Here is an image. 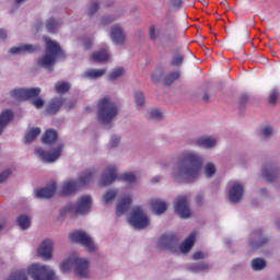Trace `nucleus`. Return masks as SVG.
Segmentation results:
<instances>
[{"label":"nucleus","instance_id":"obj_1","mask_svg":"<svg viewBox=\"0 0 280 280\" xmlns=\"http://www.w3.org/2000/svg\"><path fill=\"white\" fill-rule=\"evenodd\" d=\"M205 158L196 151L184 150L177 156V163L171 170V176L175 183L192 184L202 174Z\"/></svg>","mask_w":280,"mask_h":280},{"label":"nucleus","instance_id":"obj_2","mask_svg":"<svg viewBox=\"0 0 280 280\" xmlns=\"http://www.w3.org/2000/svg\"><path fill=\"white\" fill-rule=\"evenodd\" d=\"M73 268H74V272L81 279H86V277H89V272H90L89 259L78 255V253L71 254L68 258H66L60 264V270L63 275L71 272Z\"/></svg>","mask_w":280,"mask_h":280},{"label":"nucleus","instance_id":"obj_3","mask_svg":"<svg viewBox=\"0 0 280 280\" xmlns=\"http://www.w3.org/2000/svg\"><path fill=\"white\" fill-rule=\"evenodd\" d=\"M45 43L46 54L37 60V65L44 67V69H51L56 65V60H62L65 58V51L56 40L46 37Z\"/></svg>","mask_w":280,"mask_h":280},{"label":"nucleus","instance_id":"obj_4","mask_svg":"<svg viewBox=\"0 0 280 280\" xmlns=\"http://www.w3.org/2000/svg\"><path fill=\"white\" fill-rule=\"evenodd\" d=\"M118 113L117 103L113 98L105 96L98 101L97 120L103 126L110 124L117 117Z\"/></svg>","mask_w":280,"mask_h":280},{"label":"nucleus","instance_id":"obj_5","mask_svg":"<svg viewBox=\"0 0 280 280\" xmlns=\"http://www.w3.org/2000/svg\"><path fill=\"white\" fill-rule=\"evenodd\" d=\"M40 95V88L31 89H14L11 91L13 100H32V104L35 108L40 109L45 106V100L38 97Z\"/></svg>","mask_w":280,"mask_h":280},{"label":"nucleus","instance_id":"obj_6","mask_svg":"<svg viewBox=\"0 0 280 280\" xmlns=\"http://www.w3.org/2000/svg\"><path fill=\"white\" fill-rule=\"evenodd\" d=\"M27 275H30L33 280H56V272L54 269L47 265L38 262L28 266Z\"/></svg>","mask_w":280,"mask_h":280},{"label":"nucleus","instance_id":"obj_7","mask_svg":"<svg viewBox=\"0 0 280 280\" xmlns=\"http://www.w3.org/2000/svg\"><path fill=\"white\" fill-rule=\"evenodd\" d=\"M128 223L133 229H148L150 226V217H148L141 207H136L131 212Z\"/></svg>","mask_w":280,"mask_h":280},{"label":"nucleus","instance_id":"obj_8","mask_svg":"<svg viewBox=\"0 0 280 280\" xmlns=\"http://www.w3.org/2000/svg\"><path fill=\"white\" fill-rule=\"evenodd\" d=\"M70 242H74L75 244H80L85 248V250H89V253H93V250H97V245L84 231H77L70 234Z\"/></svg>","mask_w":280,"mask_h":280},{"label":"nucleus","instance_id":"obj_9","mask_svg":"<svg viewBox=\"0 0 280 280\" xmlns=\"http://www.w3.org/2000/svg\"><path fill=\"white\" fill-rule=\"evenodd\" d=\"M35 154L38 160L43 161L44 163H56V161H58L62 154V144L54 147L49 150V152H46L43 148H36Z\"/></svg>","mask_w":280,"mask_h":280},{"label":"nucleus","instance_id":"obj_10","mask_svg":"<svg viewBox=\"0 0 280 280\" xmlns=\"http://www.w3.org/2000/svg\"><path fill=\"white\" fill-rule=\"evenodd\" d=\"M178 242H180L178 235L168 233L162 235L158 244L160 248H164V250H168L170 253L178 255Z\"/></svg>","mask_w":280,"mask_h":280},{"label":"nucleus","instance_id":"obj_11","mask_svg":"<svg viewBox=\"0 0 280 280\" xmlns=\"http://www.w3.org/2000/svg\"><path fill=\"white\" fill-rule=\"evenodd\" d=\"M228 196L230 202L237 205L244 198V184L240 182H231L228 186Z\"/></svg>","mask_w":280,"mask_h":280},{"label":"nucleus","instance_id":"obj_12","mask_svg":"<svg viewBox=\"0 0 280 280\" xmlns=\"http://www.w3.org/2000/svg\"><path fill=\"white\" fill-rule=\"evenodd\" d=\"M93 207V199L91 196L85 195L79 198L78 202L74 206H71L68 211H73L74 213H89Z\"/></svg>","mask_w":280,"mask_h":280},{"label":"nucleus","instance_id":"obj_13","mask_svg":"<svg viewBox=\"0 0 280 280\" xmlns=\"http://www.w3.org/2000/svg\"><path fill=\"white\" fill-rule=\"evenodd\" d=\"M133 200L135 192H127L116 203V214L124 215V213H128Z\"/></svg>","mask_w":280,"mask_h":280},{"label":"nucleus","instance_id":"obj_14","mask_svg":"<svg viewBox=\"0 0 280 280\" xmlns=\"http://www.w3.org/2000/svg\"><path fill=\"white\" fill-rule=\"evenodd\" d=\"M109 39L115 45H124V43H126V32H124V26L120 24H113L109 30Z\"/></svg>","mask_w":280,"mask_h":280},{"label":"nucleus","instance_id":"obj_15","mask_svg":"<svg viewBox=\"0 0 280 280\" xmlns=\"http://www.w3.org/2000/svg\"><path fill=\"white\" fill-rule=\"evenodd\" d=\"M37 255L45 259V261L51 260L54 257V241L49 238L44 240L37 248Z\"/></svg>","mask_w":280,"mask_h":280},{"label":"nucleus","instance_id":"obj_16","mask_svg":"<svg viewBox=\"0 0 280 280\" xmlns=\"http://www.w3.org/2000/svg\"><path fill=\"white\" fill-rule=\"evenodd\" d=\"M115 180H117V166L109 165L105 167L102 173L100 185H102V187H106L107 185H113Z\"/></svg>","mask_w":280,"mask_h":280},{"label":"nucleus","instance_id":"obj_17","mask_svg":"<svg viewBox=\"0 0 280 280\" xmlns=\"http://www.w3.org/2000/svg\"><path fill=\"white\" fill-rule=\"evenodd\" d=\"M63 104L67 110H71L74 106L73 103H65V98H54L47 105L46 113H48V115H56V113L62 108Z\"/></svg>","mask_w":280,"mask_h":280},{"label":"nucleus","instance_id":"obj_18","mask_svg":"<svg viewBox=\"0 0 280 280\" xmlns=\"http://www.w3.org/2000/svg\"><path fill=\"white\" fill-rule=\"evenodd\" d=\"M175 213H178L183 219L191 217V210L189 209V201L187 197H179L175 203Z\"/></svg>","mask_w":280,"mask_h":280},{"label":"nucleus","instance_id":"obj_19","mask_svg":"<svg viewBox=\"0 0 280 280\" xmlns=\"http://www.w3.org/2000/svg\"><path fill=\"white\" fill-rule=\"evenodd\" d=\"M95 176H97V168H89L79 174L77 182L79 183V187H86V185H91L93 180H95Z\"/></svg>","mask_w":280,"mask_h":280},{"label":"nucleus","instance_id":"obj_20","mask_svg":"<svg viewBox=\"0 0 280 280\" xmlns=\"http://www.w3.org/2000/svg\"><path fill=\"white\" fill-rule=\"evenodd\" d=\"M37 49L38 46H34L32 44H20L10 48L9 54H11V56H21L23 54H34Z\"/></svg>","mask_w":280,"mask_h":280},{"label":"nucleus","instance_id":"obj_21","mask_svg":"<svg viewBox=\"0 0 280 280\" xmlns=\"http://www.w3.org/2000/svg\"><path fill=\"white\" fill-rule=\"evenodd\" d=\"M80 189V184L75 179H68L61 184L60 194L61 196H71V194H75Z\"/></svg>","mask_w":280,"mask_h":280},{"label":"nucleus","instance_id":"obj_22","mask_svg":"<svg viewBox=\"0 0 280 280\" xmlns=\"http://www.w3.org/2000/svg\"><path fill=\"white\" fill-rule=\"evenodd\" d=\"M197 148H206V150H211L218 145V138L213 136H201L195 141Z\"/></svg>","mask_w":280,"mask_h":280},{"label":"nucleus","instance_id":"obj_23","mask_svg":"<svg viewBox=\"0 0 280 280\" xmlns=\"http://www.w3.org/2000/svg\"><path fill=\"white\" fill-rule=\"evenodd\" d=\"M149 205L154 215H161L167 211V203L164 200L153 198Z\"/></svg>","mask_w":280,"mask_h":280},{"label":"nucleus","instance_id":"obj_24","mask_svg":"<svg viewBox=\"0 0 280 280\" xmlns=\"http://www.w3.org/2000/svg\"><path fill=\"white\" fill-rule=\"evenodd\" d=\"M196 242V232L189 234L188 237L178 246V253L182 255H187L194 248V244Z\"/></svg>","mask_w":280,"mask_h":280},{"label":"nucleus","instance_id":"obj_25","mask_svg":"<svg viewBox=\"0 0 280 280\" xmlns=\"http://www.w3.org/2000/svg\"><path fill=\"white\" fill-rule=\"evenodd\" d=\"M56 194V184L52 182L48 186L34 191L35 198H51Z\"/></svg>","mask_w":280,"mask_h":280},{"label":"nucleus","instance_id":"obj_26","mask_svg":"<svg viewBox=\"0 0 280 280\" xmlns=\"http://www.w3.org/2000/svg\"><path fill=\"white\" fill-rule=\"evenodd\" d=\"M176 37H177L176 23H174V20H168L165 23L164 38L165 40H176Z\"/></svg>","mask_w":280,"mask_h":280},{"label":"nucleus","instance_id":"obj_27","mask_svg":"<svg viewBox=\"0 0 280 280\" xmlns=\"http://www.w3.org/2000/svg\"><path fill=\"white\" fill-rule=\"evenodd\" d=\"M261 176L265 180H275V178H277V167H275L272 164H265L261 167Z\"/></svg>","mask_w":280,"mask_h":280},{"label":"nucleus","instance_id":"obj_28","mask_svg":"<svg viewBox=\"0 0 280 280\" xmlns=\"http://www.w3.org/2000/svg\"><path fill=\"white\" fill-rule=\"evenodd\" d=\"M266 242H268V238L264 237L261 232H253L250 234L249 246L252 248H259V246L266 244Z\"/></svg>","mask_w":280,"mask_h":280},{"label":"nucleus","instance_id":"obj_29","mask_svg":"<svg viewBox=\"0 0 280 280\" xmlns=\"http://www.w3.org/2000/svg\"><path fill=\"white\" fill-rule=\"evenodd\" d=\"M90 58L94 62H108L110 60V54L108 52V49L105 48L93 52Z\"/></svg>","mask_w":280,"mask_h":280},{"label":"nucleus","instance_id":"obj_30","mask_svg":"<svg viewBox=\"0 0 280 280\" xmlns=\"http://www.w3.org/2000/svg\"><path fill=\"white\" fill-rule=\"evenodd\" d=\"M14 117V114L10 109H5L0 114V135L3 132V129L10 121H12V118Z\"/></svg>","mask_w":280,"mask_h":280},{"label":"nucleus","instance_id":"obj_31","mask_svg":"<svg viewBox=\"0 0 280 280\" xmlns=\"http://www.w3.org/2000/svg\"><path fill=\"white\" fill-rule=\"evenodd\" d=\"M117 194H118L117 188H108L103 194V203L106 206L113 205V202H115V198H117Z\"/></svg>","mask_w":280,"mask_h":280},{"label":"nucleus","instance_id":"obj_32","mask_svg":"<svg viewBox=\"0 0 280 280\" xmlns=\"http://www.w3.org/2000/svg\"><path fill=\"white\" fill-rule=\"evenodd\" d=\"M188 270L190 272H209V270H211V264L209 262L190 264L188 265Z\"/></svg>","mask_w":280,"mask_h":280},{"label":"nucleus","instance_id":"obj_33","mask_svg":"<svg viewBox=\"0 0 280 280\" xmlns=\"http://www.w3.org/2000/svg\"><path fill=\"white\" fill-rule=\"evenodd\" d=\"M106 73V69H90L83 73V78L88 80H97V78H102Z\"/></svg>","mask_w":280,"mask_h":280},{"label":"nucleus","instance_id":"obj_34","mask_svg":"<svg viewBox=\"0 0 280 280\" xmlns=\"http://www.w3.org/2000/svg\"><path fill=\"white\" fill-rule=\"evenodd\" d=\"M16 223L22 231H25L32 226V219L28 215L21 214L18 217Z\"/></svg>","mask_w":280,"mask_h":280},{"label":"nucleus","instance_id":"obj_35","mask_svg":"<svg viewBox=\"0 0 280 280\" xmlns=\"http://www.w3.org/2000/svg\"><path fill=\"white\" fill-rule=\"evenodd\" d=\"M40 135V128L38 127H31L27 129L26 135H25V143H32L36 137Z\"/></svg>","mask_w":280,"mask_h":280},{"label":"nucleus","instance_id":"obj_36","mask_svg":"<svg viewBox=\"0 0 280 280\" xmlns=\"http://www.w3.org/2000/svg\"><path fill=\"white\" fill-rule=\"evenodd\" d=\"M215 172H218V167L213 162H208L203 167V174L206 178H213V176L215 175Z\"/></svg>","mask_w":280,"mask_h":280},{"label":"nucleus","instance_id":"obj_37","mask_svg":"<svg viewBox=\"0 0 280 280\" xmlns=\"http://www.w3.org/2000/svg\"><path fill=\"white\" fill-rule=\"evenodd\" d=\"M58 139L56 130L48 129L43 136V143H54Z\"/></svg>","mask_w":280,"mask_h":280},{"label":"nucleus","instance_id":"obj_38","mask_svg":"<svg viewBox=\"0 0 280 280\" xmlns=\"http://www.w3.org/2000/svg\"><path fill=\"white\" fill-rule=\"evenodd\" d=\"M5 280H27V275L23 270H15Z\"/></svg>","mask_w":280,"mask_h":280},{"label":"nucleus","instance_id":"obj_39","mask_svg":"<svg viewBox=\"0 0 280 280\" xmlns=\"http://www.w3.org/2000/svg\"><path fill=\"white\" fill-rule=\"evenodd\" d=\"M178 78H180V72H178L177 70L172 71L165 75L164 82H165V84H172V83L176 82V80H178Z\"/></svg>","mask_w":280,"mask_h":280},{"label":"nucleus","instance_id":"obj_40","mask_svg":"<svg viewBox=\"0 0 280 280\" xmlns=\"http://www.w3.org/2000/svg\"><path fill=\"white\" fill-rule=\"evenodd\" d=\"M69 89H71V84H69L67 82H58L55 85L56 93H59L60 95L67 93V91H69Z\"/></svg>","mask_w":280,"mask_h":280},{"label":"nucleus","instance_id":"obj_41","mask_svg":"<svg viewBox=\"0 0 280 280\" xmlns=\"http://www.w3.org/2000/svg\"><path fill=\"white\" fill-rule=\"evenodd\" d=\"M60 27V24L58 22H56V20L54 19H49L46 22V30L47 32H49L50 34H54L58 31V28Z\"/></svg>","mask_w":280,"mask_h":280},{"label":"nucleus","instance_id":"obj_42","mask_svg":"<svg viewBox=\"0 0 280 280\" xmlns=\"http://www.w3.org/2000/svg\"><path fill=\"white\" fill-rule=\"evenodd\" d=\"M252 268L255 271L264 270V268H266V260H264V258H255L252 260Z\"/></svg>","mask_w":280,"mask_h":280},{"label":"nucleus","instance_id":"obj_43","mask_svg":"<svg viewBox=\"0 0 280 280\" xmlns=\"http://www.w3.org/2000/svg\"><path fill=\"white\" fill-rule=\"evenodd\" d=\"M183 60H185V55L183 54H175L171 60V65L173 67H180L183 65Z\"/></svg>","mask_w":280,"mask_h":280},{"label":"nucleus","instance_id":"obj_44","mask_svg":"<svg viewBox=\"0 0 280 280\" xmlns=\"http://www.w3.org/2000/svg\"><path fill=\"white\" fill-rule=\"evenodd\" d=\"M261 135L265 139H270L275 135V128L270 125H266L262 127Z\"/></svg>","mask_w":280,"mask_h":280},{"label":"nucleus","instance_id":"obj_45","mask_svg":"<svg viewBox=\"0 0 280 280\" xmlns=\"http://www.w3.org/2000/svg\"><path fill=\"white\" fill-rule=\"evenodd\" d=\"M121 75H124V68H116L112 70L108 78L109 80H117V78H121Z\"/></svg>","mask_w":280,"mask_h":280},{"label":"nucleus","instance_id":"obj_46","mask_svg":"<svg viewBox=\"0 0 280 280\" xmlns=\"http://www.w3.org/2000/svg\"><path fill=\"white\" fill-rule=\"evenodd\" d=\"M135 100L137 106H143L145 104V96H143L142 92H136Z\"/></svg>","mask_w":280,"mask_h":280},{"label":"nucleus","instance_id":"obj_47","mask_svg":"<svg viewBox=\"0 0 280 280\" xmlns=\"http://www.w3.org/2000/svg\"><path fill=\"white\" fill-rule=\"evenodd\" d=\"M149 117L151 119H155V120H159V119H162L163 118V113L160 112V109H151L149 112Z\"/></svg>","mask_w":280,"mask_h":280},{"label":"nucleus","instance_id":"obj_48","mask_svg":"<svg viewBox=\"0 0 280 280\" xmlns=\"http://www.w3.org/2000/svg\"><path fill=\"white\" fill-rule=\"evenodd\" d=\"M121 178L125 183H135L137 180V175H135V173H125Z\"/></svg>","mask_w":280,"mask_h":280},{"label":"nucleus","instance_id":"obj_49","mask_svg":"<svg viewBox=\"0 0 280 280\" xmlns=\"http://www.w3.org/2000/svg\"><path fill=\"white\" fill-rule=\"evenodd\" d=\"M207 257H209V253L207 252H196L194 255H192V259L195 261H199L200 259H207Z\"/></svg>","mask_w":280,"mask_h":280},{"label":"nucleus","instance_id":"obj_50","mask_svg":"<svg viewBox=\"0 0 280 280\" xmlns=\"http://www.w3.org/2000/svg\"><path fill=\"white\" fill-rule=\"evenodd\" d=\"M161 78H163V71L161 70H155L152 75H151V80L152 82H154L155 84L158 82H161Z\"/></svg>","mask_w":280,"mask_h":280},{"label":"nucleus","instance_id":"obj_51","mask_svg":"<svg viewBox=\"0 0 280 280\" xmlns=\"http://www.w3.org/2000/svg\"><path fill=\"white\" fill-rule=\"evenodd\" d=\"M120 141H121V139L119 138V136H112L110 140H109L110 148H117V145H119Z\"/></svg>","mask_w":280,"mask_h":280},{"label":"nucleus","instance_id":"obj_52","mask_svg":"<svg viewBox=\"0 0 280 280\" xmlns=\"http://www.w3.org/2000/svg\"><path fill=\"white\" fill-rule=\"evenodd\" d=\"M170 5L173 10H180V5H183V0H170Z\"/></svg>","mask_w":280,"mask_h":280},{"label":"nucleus","instance_id":"obj_53","mask_svg":"<svg viewBox=\"0 0 280 280\" xmlns=\"http://www.w3.org/2000/svg\"><path fill=\"white\" fill-rule=\"evenodd\" d=\"M277 97H279V92L277 90H272L269 95L270 104H277Z\"/></svg>","mask_w":280,"mask_h":280},{"label":"nucleus","instance_id":"obj_54","mask_svg":"<svg viewBox=\"0 0 280 280\" xmlns=\"http://www.w3.org/2000/svg\"><path fill=\"white\" fill-rule=\"evenodd\" d=\"M11 174H12V172H10V170L2 171L0 173V183H4V180H8V178H10Z\"/></svg>","mask_w":280,"mask_h":280},{"label":"nucleus","instance_id":"obj_55","mask_svg":"<svg viewBox=\"0 0 280 280\" xmlns=\"http://www.w3.org/2000/svg\"><path fill=\"white\" fill-rule=\"evenodd\" d=\"M113 21H115V16H113V15H107V16H104V18L101 20V23H102V25H110V23H113Z\"/></svg>","mask_w":280,"mask_h":280},{"label":"nucleus","instance_id":"obj_56","mask_svg":"<svg viewBox=\"0 0 280 280\" xmlns=\"http://www.w3.org/2000/svg\"><path fill=\"white\" fill-rule=\"evenodd\" d=\"M97 10H100V3L93 2L89 8L88 12L89 14H95Z\"/></svg>","mask_w":280,"mask_h":280},{"label":"nucleus","instance_id":"obj_57","mask_svg":"<svg viewBox=\"0 0 280 280\" xmlns=\"http://www.w3.org/2000/svg\"><path fill=\"white\" fill-rule=\"evenodd\" d=\"M150 37L153 40H156V38H159V33L156 32V28H154L153 26L150 28Z\"/></svg>","mask_w":280,"mask_h":280},{"label":"nucleus","instance_id":"obj_58","mask_svg":"<svg viewBox=\"0 0 280 280\" xmlns=\"http://www.w3.org/2000/svg\"><path fill=\"white\" fill-rule=\"evenodd\" d=\"M160 167H161V170H162L163 172L170 171V162L163 161V162L161 163Z\"/></svg>","mask_w":280,"mask_h":280},{"label":"nucleus","instance_id":"obj_59","mask_svg":"<svg viewBox=\"0 0 280 280\" xmlns=\"http://www.w3.org/2000/svg\"><path fill=\"white\" fill-rule=\"evenodd\" d=\"M195 201L197 202V205H202V202H205V195L199 194L196 196Z\"/></svg>","mask_w":280,"mask_h":280},{"label":"nucleus","instance_id":"obj_60","mask_svg":"<svg viewBox=\"0 0 280 280\" xmlns=\"http://www.w3.org/2000/svg\"><path fill=\"white\" fill-rule=\"evenodd\" d=\"M91 47H93V40L88 39L84 42V48L85 49H91Z\"/></svg>","mask_w":280,"mask_h":280},{"label":"nucleus","instance_id":"obj_61","mask_svg":"<svg viewBox=\"0 0 280 280\" xmlns=\"http://www.w3.org/2000/svg\"><path fill=\"white\" fill-rule=\"evenodd\" d=\"M5 36H8L5 31L3 28H0V40H5Z\"/></svg>","mask_w":280,"mask_h":280},{"label":"nucleus","instance_id":"obj_62","mask_svg":"<svg viewBox=\"0 0 280 280\" xmlns=\"http://www.w3.org/2000/svg\"><path fill=\"white\" fill-rule=\"evenodd\" d=\"M14 1V4L20 7V5H23V3H25V1L27 0H13Z\"/></svg>","mask_w":280,"mask_h":280},{"label":"nucleus","instance_id":"obj_63","mask_svg":"<svg viewBox=\"0 0 280 280\" xmlns=\"http://www.w3.org/2000/svg\"><path fill=\"white\" fill-rule=\"evenodd\" d=\"M260 196H268V189L261 188L259 190Z\"/></svg>","mask_w":280,"mask_h":280},{"label":"nucleus","instance_id":"obj_64","mask_svg":"<svg viewBox=\"0 0 280 280\" xmlns=\"http://www.w3.org/2000/svg\"><path fill=\"white\" fill-rule=\"evenodd\" d=\"M161 180V176H155L152 178V183H159Z\"/></svg>","mask_w":280,"mask_h":280}]
</instances>
